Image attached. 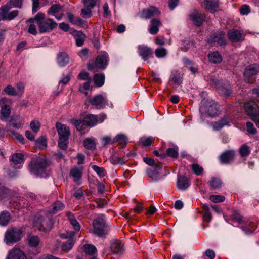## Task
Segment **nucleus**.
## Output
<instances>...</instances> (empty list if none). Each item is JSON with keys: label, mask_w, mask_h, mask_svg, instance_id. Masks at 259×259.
I'll return each mask as SVG.
<instances>
[{"label": "nucleus", "mask_w": 259, "mask_h": 259, "mask_svg": "<svg viewBox=\"0 0 259 259\" xmlns=\"http://www.w3.org/2000/svg\"><path fill=\"white\" fill-rule=\"evenodd\" d=\"M62 9V6L59 4H56L52 5L48 10V14L50 15L56 16L57 14Z\"/></svg>", "instance_id": "ea45409f"}, {"label": "nucleus", "mask_w": 259, "mask_h": 259, "mask_svg": "<svg viewBox=\"0 0 259 259\" xmlns=\"http://www.w3.org/2000/svg\"><path fill=\"white\" fill-rule=\"evenodd\" d=\"M208 58L209 61L212 63H219L222 60V57L218 52H213L208 54Z\"/></svg>", "instance_id": "c9c22d12"}, {"label": "nucleus", "mask_w": 259, "mask_h": 259, "mask_svg": "<svg viewBox=\"0 0 259 259\" xmlns=\"http://www.w3.org/2000/svg\"><path fill=\"white\" fill-rule=\"evenodd\" d=\"M83 250L86 254L90 255H94V254L96 253L97 251L95 246L90 244L84 245L83 246Z\"/></svg>", "instance_id": "a18cd8bd"}, {"label": "nucleus", "mask_w": 259, "mask_h": 259, "mask_svg": "<svg viewBox=\"0 0 259 259\" xmlns=\"http://www.w3.org/2000/svg\"><path fill=\"white\" fill-rule=\"evenodd\" d=\"M209 198L211 201L214 203L221 202L225 200L224 196L219 195H212L210 196Z\"/></svg>", "instance_id": "13d9d810"}, {"label": "nucleus", "mask_w": 259, "mask_h": 259, "mask_svg": "<svg viewBox=\"0 0 259 259\" xmlns=\"http://www.w3.org/2000/svg\"><path fill=\"white\" fill-rule=\"evenodd\" d=\"M160 21L157 19H152L149 26V31L151 34H156L159 31V27L161 26Z\"/></svg>", "instance_id": "cd10ccee"}, {"label": "nucleus", "mask_w": 259, "mask_h": 259, "mask_svg": "<svg viewBox=\"0 0 259 259\" xmlns=\"http://www.w3.org/2000/svg\"><path fill=\"white\" fill-rule=\"evenodd\" d=\"M64 208V204L60 201H56L48 211L50 213L55 214L59 211L62 210Z\"/></svg>", "instance_id": "473e14b6"}, {"label": "nucleus", "mask_w": 259, "mask_h": 259, "mask_svg": "<svg viewBox=\"0 0 259 259\" xmlns=\"http://www.w3.org/2000/svg\"><path fill=\"white\" fill-rule=\"evenodd\" d=\"M247 131L251 134H255L257 133L256 130L254 127V125L252 123L248 122L246 123Z\"/></svg>", "instance_id": "338daca9"}, {"label": "nucleus", "mask_w": 259, "mask_h": 259, "mask_svg": "<svg viewBox=\"0 0 259 259\" xmlns=\"http://www.w3.org/2000/svg\"><path fill=\"white\" fill-rule=\"evenodd\" d=\"M245 34L243 31L237 29L230 30L228 32V37L232 42H238L243 40Z\"/></svg>", "instance_id": "dca6fc26"}, {"label": "nucleus", "mask_w": 259, "mask_h": 259, "mask_svg": "<svg viewBox=\"0 0 259 259\" xmlns=\"http://www.w3.org/2000/svg\"><path fill=\"white\" fill-rule=\"evenodd\" d=\"M74 244L73 239H69L65 243H63L62 248V249L66 251L71 250Z\"/></svg>", "instance_id": "49530a36"}, {"label": "nucleus", "mask_w": 259, "mask_h": 259, "mask_svg": "<svg viewBox=\"0 0 259 259\" xmlns=\"http://www.w3.org/2000/svg\"><path fill=\"white\" fill-rule=\"evenodd\" d=\"M254 225V223L249 222L247 223L244 226H243L242 229L246 234L249 232H253L255 229H253L252 226Z\"/></svg>", "instance_id": "e2e57ef3"}, {"label": "nucleus", "mask_w": 259, "mask_h": 259, "mask_svg": "<svg viewBox=\"0 0 259 259\" xmlns=\"http://www.w3.org/2000/svg\"><path fill=\"white\" fill-rule=\"evenodd\" d=\"M83 7L81 9L80 16L83 18H89L92 16V10L95 7L97 0H82Z\"/></svg>", "instance_id": "1a4fd4ad"}, {"label": "nucleus", "mask_w": 259, "mask_h": 259, "mask_svg": "<svg viewBox=\"0 0 259 259\" xmlns=\"http://www.w3.org/2000/svg\"><path fill=\"white\" fill-rule=\"evenodd\" d=\"M12 217L10 213L7 211H3L0 213V225L7 226L10 222Z\"/></svg>", "instance_id": "7c9ffc66"}, {"label": "nucleus", "mask_w": 259, "mask_h": 259, "mask_svg": "<svg viewBox=\"0 0 259 259\" xmlns=\"http://www.w3.org/2000/svg\"><path fill=\"white\" fill-rule=\"evenodd\" d=\"M68 139H62V138L59 139L58 141V146L62 150H66L67 147V141Z\"/></svg>", "instance_id": "0e129e2a"}, {"label": "nucleus", "mask_w": 259, "mask_h": 259, "mask_svg": "<svg viewBox=\"0 0 259 259\" xmlns=\"http://www.w3.org/2000/svg\"><path fill=\"white\" fill-rule=\"evenodd\" d=\"M191 167L194 172L197 175H200L203 172V168L198 164H192Z\"/></svg>", "instance_id": "052dcab7"}, {"label": "nucleus", "mask_w": 259, "mask_h": 259, "mask_svg": "<svg viewBox=\"0 0 259 259\" xmlns=\"http://www.w3.org/2000/svg\"><path fill=\"white\" fill-rule=\"evenodd\" d=\"M71 123H72L78 131H81L82 128V126L84 125L83 120L72 119Z\"/></svg>", "instance_id": "69168bd1"}, {"label": "nucleus", "mask_w": 259, "mask_h": 259, "mask_svg": "<svg viewBox=\"0 0 259 259\" xmlns=\"http://www.w3.org/2000/svg\"><path fill=\"white\" fill-rule=\"evenodd\" d=\"M70 176L73 178V181L78 182L82 176V169L78 167H74L71 169Z\"/></svg>", "instance_id": "72a5a7b5"}, {"label": "nucleus", "mask_w": 259, "mask_h": 259, "mask_svg": "<svg viewBox=\"0 0 259 259\" xmlns=\"http://www.w3.org/2000/svg\"><path fill=\"white\" fill-rule=\"evenodd\" d=\"M189 17L194 24L197 26L201 25L205 20V15L199 13L197 10H193L190 14Z\"/></svg>", "instance_id": "2eb2a0df"}, {"label": "nucleus", "mask_w": 259, "mask_h": 259, "mask_svg": "<svg viewBox=\"0 0 259 259\" xmlns=\"http://www.w3.org/2000/svg\"><path fill=\"white\" fill-rule=\"evenodd\" d=\"M111 249L113 253H118L123 250V245L119 240L114 241L111 244Z\"/></svg>", "instance_id": "4c0bfd02"}, {"label": "nucleus", "mask_w": 259, "mask_h": 259, "mask_svg": "<svg viewBox=\"0 0 259 259\" xmlns=\"http://www.w3.org/2000/svg\"><path fill=\"white\" fill-rule=\"evenodd\" d=\"M66 15L69 22L73 25L80 26L83 24V20L79 17L75 16L70 12L67 13Z\"/></svg>", "instance_id": "c85d7f7f"}, {"label": "nucleus", "mask_w": 259, "mask_h": 259, "mask_svg": "<svg viewBox=\"0 0 259 259\" xmlns=\"http://www.w3.org/2000/svg\"><path fill=\"white\" fill-rule=\"evenodd\" d=\"M160 11L154 7H150L149 8L143 10L141 14L142 18L149 19L152 17H157L160 15Z\"/></svg>", "instance_id": "412c9836"}, {"label": "nucleus", "mask_w": 259, "mask_h": 259, "mask_svg": "<svg viewBox=\"0 0 259 259\" xmlns=\"http://www.w3.org/2000/svg\"><path fill=\"white\" fill-rule=\"evenodd\" d=\"M108 55L104 53L97 56L96 61L94 64H88V69L89 70H93L95 67L100 69H104L107 64Z\"/></svg>", "instance_id": "ddd939ff"}, {"label": "nucleus", "mask_w": 259, "mask_h": 259, "mask_svg": "<svg viewBox=\"0 0 259 259\" xmlns=\"http://www.w3.org/2000/svg\"><path fill=\"white\" fill-rule=\"evenodd\" d=\"M22 236V231L20 228H13L5 232L4 241L7 244H13L20 240Z\"/></svg>", "instance_id": "39448f33"}, {"label": "nucleus", "mask_w": 259, "mask_h": 259, "mask_svg": "<svg viewBox=\"0 0 259 259\" xmlns=\"http://www.w3.org/2000/svg\"><path fill=\"white\" fill-rule=\"evenodd\" d=\"M36 24L41 33L51 31L57 25V24L51 18H46L42 13H38L35 16Z\"/></svg>", "instance_id": "f03ea898"}, {"label": "nucleus", "mask_w": 259, "mask_h": 259, "mask_svg": "<svg viewBox=\"0 0 259 259\" xmlns=\"http://www.w3.org/2000/svg\"><path fill=\"white\" fill-rule=\"evenodd\" d=\"M92 79H89L86 82H85L83 85H80L79 90L80 92L84 93L85 95L88 94V91L89 90L90 87V83Z\"/></svg>", "instance_id": "603ef678"}, {"label": "nucleus", "mask_w": 259, "mask_h": 259, "mask_svg": "<svg viewBox=\"0 0 259 259\" xmlns=\"http://www.w3.org/2000/svg\"><path fill=\"white\" fill-rule=\"evenodd\" d=\"M128 142L127 137L122 134L117 135L113 139V142H118L119 144L126 145Z\"/></svg>", "instance_id": "37998d69"}, {"label": "nucleus", "mask_w": 259, "mask_h": 259, "mask_svg": "<svg viewBox=\"0 0 259 259\" xmlns=\"http://www.w3.org/2000/svg\"><path fill=\"white\" fill-rule=\"evenodd\" d=\"M204 3L205 8L212 13L219 7L218 0H205Z\"/></svg>", "instance_id": "2f4dec72"}, {"label": "nucleus", "mask_w": 259, "mask_h": 259, "mask_svg": "<svg viewBox=\"0 0 259 259\" xmlns=\"http://www.w3.org/2000/svg\"><path fill=\"white\" fill-rule=\"evenodd\" d=\"M230 121V118L228 115H225L218 121L211 122V125L214 131H219L225 126L228 125Z\"/></svg>", "instance_id": "aec40b11"}, {"label": "nucleus", "mask_w": 259, "mask_h": 259, "mask_svg": "<svg viewBox=\"0 0 259 259\" xmlns=\"http://www.w3.org/2000/svg\"><path fill=\"white\" fill-rule=\"evenodd\" d=\"M138 52L139 56H141L144 61H147L153 54L152 50L150 48L144 45L138 46Z\"/></svg>", "instance_id": "f3484780"}, {"label": "nucleus", "mask_w": 259, "mask_h": 259, "mask_svg": "<svg viewBox=\"0 0 259 259\" xmlns=\"http://www.w3.org/2000/svg\"><path fill=\"white\" fill-rule=\"evenodd\" d=\"M89 102L92 105L95 106L98 109H102L107 106H112V104L111 102L109 103L107 98L101 95L94 96Z\"/></svg>", "instance_id": "9b49d317"}, {"label": "nucleus", "mask_w": 259, "mask_h": 259, "mask_svg": "<svg viewBox=\"0 0 259 259\" xmlns=\"http://www.w3.org/2000/svg\"><path fill=\"white\" fill-rule=\"evenodd\" d=\"M11 113V108L9 105H5L2 107L1 110V114L2 115L1 119L4 120L10 116Z\"/></svg>", "instance_id": "79ce46f5"}, {"label": "nucleus", "mask_w": 259, "mask_h": 259, "mask_svg": "<svg viewBox=\"0 0 259 259\" xmlns=\"http://www.w3.org/2000/svg\"><path fill=\"white\" fill-rule=\"evenodd\" d=\"M33 224L39 231L47 233L52 229L54 223L52 219L48 216L38 215L34 217Z\"/></svg>", "instance_id": "7ed1b4c3"}, {"label": "nucleus", "mask_w": 259, "mask_h": 259, "mask_svg": "<svg viewBox=\"0 0 259 259\" xmlns=\"http://www.w3.org/2000/svg\"><path fill=\"white\" fill-rule=\"evenodd\" d=\"M8 190L5 187L0 185V201H5V199H7L10 201L9 207L19 209L22 200L21 199H18L17 198H11L8 196Z\"/></svg>", "instance_id": "423d86ee"}, {"label": "nucleus", "mask_w": 259, "mask_h": 259, "mask_svg": "<svg viewBox=\"0 0 259 259\" xmlns=\"http://www.w3.org/2000/svg\"><path fill=\"white\" fill-rule=\"evenodd\" d=\"M11 160L15 164H21L24 160V156L21 153H15L12 156Z\"/></svg>", "instance_id": "a19ab883"}, {"label": "nucleus", "mask_w": 259, "mask_h": 259, "mask_svg": "<svg viewBox=\"0 0 259 259\" xmlns=\"http://www.w3.org/2000/svg\"><path fill=\"white\" fill-rule=\"evenodd\" d=\"M239 152L242 157L248 155L249 153L248 146L245 145L242 146L240 149Z\"/></svg>", "instance_id": "774afa93"}, {"label": "nucleus", "mask_w": 259, "mask_h": 259, "mask_svg": "<svg viewBox=\"0 0 259 259\" xmlns=\"http://www.w3.org/2000/svg\"><path fill=\"white\" fill-rule=\"evenodd\" d=\"M258 71V66L255 64L248 66L245 69L244 75L245 77H251L255 75Z\"/></svg>", "instance_id": "c756f323"}, {"label": "nucleus", "mask_w": 259, "mask_h": 259, "mask_svg": "<svg viewBox=\"0 0 259 259\" xmlns=\"http://www.w3.org/2000/svg\"><path fill=\"white\" fill-rule=\"evenodd\" d=\"M66 215L68 218V219L69 220L70 224L72 225L73 227L74 230L76 231H79L80 230V227L78 223V222L77 221L76 219L75 218V217L73 214L70 212H67L66 213Z\"/></svg>", "instance_id": "e433bc0d"}, {"label": "nucleus", "mask_w": 259, "mask_h": 259, "mask_svg": "<svg viewBox=\"0 0 259 259\" xmlns=\"http://www.w3.org/2000/svg\"><path fill=\"white\" fill-rule=\"evenodd\" d=\"M36 146L40 149H43L47 147L46 139L44 137H41L36 141Z\"/></svg>", "instance_id": "864d4df0"}, {"label": "nucleus", "mask_w": 259, "mask_h": 259, "mask_svg": "<svg viewBox=\"0 0 259 259\" xmlns=\"http://www.w3.org/2000/svg\"><path fill=\"white\" fill-rule=\"evenodd\" d=\"M166 154L170 157L176 158L178 155V148H168L166 150Z\"/></svg>", "instance_id": "680f3d73"}, {"label": "nucleus", "mask_w": 259, "mask_h": 259, "mask_svg": "<svg viewBox=\"0 0 259 259\" xmlns=\"http://www.w3.org/2000/svg\"><path fill=\"white\" fill-rule=\"evenodd\" d=\"M199 111L201 118L205 115L213 117L219 114L218 105L213 101L202 102Z\"/></svg>", "instance_id": "20e7f679"}, {"label": "nucleus", "mask_w": 259, "mask_h": 259, "mask_svg": "<svg viewBox=\"0 0 259 259\" xmlns=\"http://www.w3.org/2000/svg\"><path fill=\"white\" fill-rule=\"evenodd\" d=\"M94 228V233L100 237L105 235L108 230V227L106 225L103 219L98 218L95 219L93 223Z\"/></svg>", "instance_id": "6e6552de"}, {"label": "nucleus", "mask_w": 259, "mask_h": 259, "mask_svg": "<svg viewBox=\"0 0 259 259\" xmlns=\"http://www.w3.org/2000/svg\"><path fill=\"white\" fill-rule=\"evenodd\" d=\"M106 118V115L105 114H100L99 116L89 114L84 117L83 123L84 125L92 127L96 125L98 123L103 122Z\"/></svg>", "instance_id": "9d476101"}, {"label": "nucleus", "mask_w": 259, "mask_h": 259, "mask_svg": "<svg viewBox=\"0 0 259 259\" xmlns=\"http://www.w3.org/2000/svg\"><path fill=\"white\" fill-rule=\"evenodd\" d=\"M40 241L37 236L31 237L29 239V244L32 247H37L39 244Z\"/></svg>", "instance_id": "5fc2aeb1"}, {"label": "nucleus", "mask_w": 259, "mask_h": 259, "mask_svg": "<svg viewBox=\"0 0 259 259\" xmlns=\"http://www.w3.org/2000/svg\"><path fill=\"white\" fill-rule=\"evenodd\" d=\"M244 109L247 114L251 117H253L259 113V105L254 101H250L244 105Z\"/></svg>", "instance_id": "4468645a"}, {"label": "nucleus", "mask_w": 259, "mask_h": 259, "mask_svg": "<svg viewBox=\"0 0 259 259\" xmlns=\"http://www.w3.org/2000/svg\"><path fill=\"white\" fill-rule=\"evenodd\" d=\"M155 54L157 57L162 58L165 57L167 55V51L164 48H159L156 49Z\"/></svg>", "instance_id": "6e6d98bb"}, {"label": "nucleus", "mask_w": 259, "mask_h": 259, "mask_svg": "<svg viewBox=\"0 0 259 259\" xmlns=\"http://www.w3.org/2000/svg\"><path fill=\"white\" fill-rule=\"evenodd\" d=\"M35 23H36L35 17L33 18L29 19L26 21V23L28 26V31L29 33L33 35H36L37 33L36 26Z\"/></svg>", "instance_id": "f704fd0d"}, {"label": "nucleus", "mask_w": 259, "mask_h": 259, "mask_svg": "<svg viewBox=\"0 0 259 259\" xmlns=\"http://www.w3.org/2000/svg\"><path fill=\"white\" fill-rule=\"evenodd\" d=\"M177 186L179 189L185 190L189 187L190 183L186 177L178 175Z\"/></svg>", "instance_id": "393cba45"}, {"label": "nucleus", "mask_w": 259, "mask_h": 259, "mask_svg": "<svg viewBox=\"0 0 259 259\" xmlns=\"http://www.w3.org/2000/svg\"><path fill=\"white\" fill-rule=\"evenodd\" d=\"M69 61V58L66 53L62 52L58 53L57 56V62L60 67L66 65Z\"/></svg>", "instance_id": "bb28decb"}, {"label": "nucleus", "mask_w": 259, "mask_h": 259, "mask_svg": "<svg viewBox=\"0 0 259 259\" xmlns=\"http://www.w3.org/2000/svg\"><path fill=\"white\" fill-rule=\"evenodd\" d=\"M92 168L100 177H103L105 175L106 172L104 168L95 165H93Z\"/></svg>", "instance_id": "3c124183"}, {"label": "nucleus", "mask_w": 259, "mask_h": 259, "mask_svg": "<svg viewBox=\"0 0 259 259\" xmlns=\"http://www.w3.org/2000/svg\"><path fill=\"white\" fill-rule=\"evenodd\" d=\"M59 138L68 139L70 134L69 128L66 125L57 122L56 124Z\"/></svg>", "instance_id": "5701e85b"}, {"label": "nucleus", "mask_w": 259, "mask_h": 259, "mask_svg": "<svg viewBox=\"0 0 259 259\" xmlns=\"http://www.w3.org/2000/svg\"><path fill=\"white\" fill-rule=\"evenodd\" d=\"M211 80L221 95L228 97L231 94V89L229 84L224 83L223 81L218 80L214 77H211Z\"/></svg>", "instance_id": "0eeeda50"}, {"label": "nucleus", "mask_w": 259, "mask_h": 259, "mask_svg": "<svg viewBox=\"0 0 259 259\" xmlns=\"http://www.w3.org/2000/svg\"><path fill=\"white\" fill-rule=\"evenodd\" d=\"M11 8H12L8 4L1 8L0 10L1 11L2 19L3 20H12L18 15L19 12L17 10L8 13Z\"/></svg>", "instance_id": "f8f14e48"}, {"label": "nucleus", "mask_w": 259, "mask_h": 259, "mask_svg": "<svg viewBox=\"0 0 259 259\" xmlns=\"http://www.w3.org/2000/svg\"><path fill=\"white\" fill-rule=\"evenodd\" d=\"M154 140V138L152 137H142L140 140V142L144 146H149L151 145Z\"/></svg>", "instance_id": "8fccbe9b"}, {"label": "nucleus", "mask_w": 259, "mask_h": 259, "mask_svg": "<svg viewBox=\"0 0 259 259\" xmlns=\"http://www.w3.org/2000/svg\"><path fill=\"white\" fill-rule=\"evenodd\" d=\"M75 39L76 44L77 46H82L85 38V35L81 32L75 29L71 32Z\"/></svg>", "instance_id": "a878e982"}, {"label": "nucleus", "mask_w": 259, "mask_h": 259, "mask_svg": "<svg viewBox=\"0 0 259 259\" xmlns=\"http://www.w3.org/2000/svg\"><path fill=\"white\" fill-rule=\"evenodd\" d=\"M105 76L103 74H96L94 77V81L95 84L101 87L104 83Z\"/></svg>", "instance_id": "c03bdc74"}, {"label": "nucleus", "mask_w": 259, "mask_h": 259, "mask_svg": "<svg viewBox=\"0 0 259 259\" xmlns=\"http://www.w3.org/2000/svg\"><path fill=\"white\" fill-rule=\"evenodd\" d=\"M23 0H10L9 6L11 8H21L23 4Z\"/></svg>", "instance_id": "4d7b16f0"}, {"label": "nucleus", "mask_w": 259, "mask_h": 259, "mask_svg": "<svg viewBox=\"0 0 259 259\" xmlns=\"http://www.w3.org/2000/svg\"><path fill=\"white\" fill-rule=\"evenodd\" d=\"M234 156L235 153L234 151L226 150L222 153L220 156V161L223 164H229L234 160Z\"/></svg>", "instance_id": "6ab92c4d"}, {"label": "nucleus", "mask_w": 259, "mask_h": 259, "mask_svg": "<svg viewBox=\"0 0 259 259\" xmlns=\"http://www.w3.org/2000/svg\"><path fill=\"white\" fill-rule=\"evenodd\" d=\"M110 161L113 164L123 165L124 163V160L118 157L117 155H112L110 158Z\"/></svg>", "instance_id": "de8ad7c7"}, {"label": "nucleus", "mask_w": 259, "mask_h": 259, "mask_svg": "<svg viewBox=\"0 0 259 259\" xmlns=\"http://www.w3.org/2000/svg\"><path fill=\"white\" fill-rule=\"evenodd\" d=\"M5 93L10 96H17L18 95V93L16 91V89L11 85H7L4 89Z\"/></svg>", "instance_id": "09e8293b"}, {"label": "nucleus", "mask_w": 259, "mask_h": 259, "mask_svg": "<svg viewBox=\"0 0 259 259\" xmlns=\"http://www.w3.org/2000/svg\"><path fill=\"white\" fill-rule=\"evenodd\" d=\"M225 35V33L222 31L214 33L208 39V42L210 44L212 42H217L221 46L224 45L226 43Z\"/></svg>", "instance_id": "b1692460"}, {"label": "nucleus", "mask_w": 259, "mask_h": 259, "mask_svg": "<svg viewBox=\"0 0 259 259\" xmlns=\"http://www.w3.org/2000/svg\"><path fill=\"white\" fill-rule=\"evenodd\" d=\"M83 146L88 149L93 150L95 149L96 144L94 138H88L84 140Z\"/></svg>", "instance_id": "58836bf2"}, {"label": "nucleus", "mask_w": 259, "mask_h": 259, "mask_svg": "<svg viewBox=\"0 0 259 259\" xmlns=\"http://www.w3.org/2000/svg\"><path fill=\"white\" fill-rule=\"evenodd\" d=\"M210 185L213 189H218L221 187V182L219 179L212 178L210 182Z\"/></svg>", "instance_id": "bf43d9fd"}, {"label": "nucleus", "mask_w": 259, "mask_h": 259, "mask_svg": "<svg viewBox=\"0 0 259 259\" xmlns=\"http://www.w3.org/2000/svg\"><path fill=\"white\" fill-rule=\"evenodd\" d=\"M48 163L41 157L33 158L29 165V171L37 176L45 177L46 175V168Z\"/></svg>", "instance_id": "f257e3e1"}, {"label": "nucleus", "mask_w": 259, "mask_h": 259, "mask_svg": "<svg viewBox=\"0 0 259 259\" xmlns=\"http://www.w3.org/2000/svg\"><path fill=\"white\" fill-rule=\"evenodd\" d=\"M6 259H27V257L21 249L14 248L9 251Z\"/></svg>", "instance_id": "4be33fe9"}, {"label": "nucleus", "mask_w": 259, "mask_h": 259, "mask_svg": "<svg viewBox=\"0 0 259 259\" xmlns=\"http://www.w3.org/2000/svg\"><path fill=\"white\" fill-rule=\"evenodd\" d=\"M161 167L159 165H155V167L149 168L146 170L147 175L151 178L152 181L157 182L161 179L159 170Z\"/></svg>", "instance_id": "a211bd4d"}]
</instances>
